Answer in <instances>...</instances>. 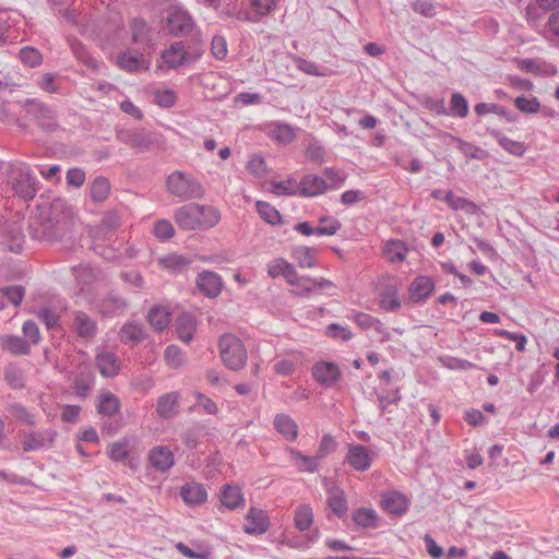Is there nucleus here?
Masks as SVG:
<instances>
[{"instance_id":"obj_1","label":"nucleus","mask_w":559,"mask_h":559,"mask_svg":"<svg viewBox=\"0 0 559 559\" xmlns=\"http://www.w3.org/2000/svg\"><path fill=\"white\" fill-rule=\"evenodd\" d=\"M174 219L182 230H206L218 224L221 213L212 205L189 203L175 211Z\"/></svg>"},{"instance_id":"obj_2","label":"nucleus","mask_w":559,"mask_h":559,"mask_svg":"<svg viewBox=\"0 0 559 559\" xmlns=\"http://www.w3.org/2000/svg\"><path fill=\"white\" fill-rule=\"evenodd\" d=\"M10 87L8 81L0 80V93ZM35 119V100L29 97H17L13 100H4L0 97V121L14 122L20 128L26 129Z\"/></svg>"},{"instance_id":"obj_3","label":"nucleus","mask_w":559,"mask_h":559,"mask_svg":"<svg viewBox=\"0 0 559 559\" xmlns=\"http://www.w3.org/2000/svg\"><path fill=\"white\" fill-rule=\"evenodd\" d=\"M117 140L136 153L163 148L166 142L162 133L144 128L121 129L117 132Z\"/></svg>"},{"instance_id":"obj_4","label":"nucleus","mask_w":559,"mask_h":559,"mask_svg":"<svg viewBox=\"0 0 559 559\" xmlns=\"http://www.w3.org/2000/svg\"><path fill=\"white\" fill-rule=\"evenodd\" d=\"M166 191L180 201L201 199L204 195V188L191 174L182 170H175L166 178Z\"/></svg>"},{"instance_id":"obj_5","label":"nucleus","mask_w":559,"mask_h":559,"mask_svg":"<svg viewBox=\"0 0 559 559\" xmlns=\"http://www.w3.org/2000/svg\"><path fill=\"white\" fill-rule=\"evenodd\" d=\"M219 355L224 365L234 371L241 370L248 359L242 341L234 334H224L218 343Z\"/></svg>"},{"instance_id":"obj_6","label":"nucleus","mask_w":559,"mask_h":559,"mask_svg":"<svg viewBox=\"0 0 559 559\" xmlns=\"http://www.w3.org/2000/svg\"><path fill=\"white\" fill-rule=\"evenodd\" d=\"M0 166L11 169L12 188L16 195L25 202L32 201L35 197V179L31 166L24 163L9 165L3 162H0Z\"/></svg>"},{"instance_id":"obj_7","label":"nucleus","mask_w":559,"mask_h":559,"mask_svg":"<svg viewBox=\"0 0 559 559\" xmlns=\"http://www.w3.org/2000/svg\"><path fill=\"white\" fill-rule=\"evenodd\" d=\"M69 388L79 399H86L95 384L94 373L86 362H81L75 370L68 376Z\"/></svg>"},{"instance_id":"obj_8","label":"nucleus","mask_w":559,"mask_h":559,"mask_svg":"<svg viewBox=\"0 0 559 559\" xmlns=\"http://www.w3.org/2000/svg\"><path fill=\"white\" fill-rule=\"evenodd\" d=\"M166 27L174 36H187L194 28V21L186 10L174 8L167 14Z\"/></svg>"},{"instance_id":"obj_9","label":"nucleus","mask_w":559,"mask_h":559,"mask_svg":"<svg viewBox=\"0 0 559 559\" xmlns=\"http://www.w3.org/2000/svg\"><path fill=\"white\" fill-rule=\"evenodd\" d=\"M62 207L63 202L60 199H56L49 207L37 205V210H39L37 219L40 218L39 224L43 225L44 221H47L50 224V228L53 229L48 233V237L56 236L58 234V229L62 228L64 223Z\"/></svg>"},{"instance_id":"obj_10","label":"nucleus","mask_w":559,"mask_h":559,"mask_svg":"<svg viewBox=\"0 0 559 559\" xmlns=\"http://www.w3.org/2000/svg\"><path fill=\"white\" fill-rule=\"evenodd\" d=\"M344 462L356 472H366L371 467V451L362 444H349Z\"/></svg>"},{"instance_id":"obj_11","label":"nucleus","mask_w":559,"mask_h":559,"mask_svg":"<svg viewBox=\"0 0 559 559\" xmlns=\"http://www.w3.org/2000/svg\"><path fill=\"white\" fill-rule=\"evenodd\" d=\"M147 462L151 468L166 473L174 467L175 455L168 447L156 445L148 451Z\"/></svg>"},{"instance_id":"obj_12","label":"nucleus","mask_w":559,"mask_h":559,"mask_svg":"<svg viewBox=\"0 0 559 559\" xmlns=\"http://www.w3.org/2000/svg\"><path fill=\"white\" fill-rule=\"evenodd\" d=\"M270 528L267 513L259 508L251 507L246 515L243 531L250 535H262Z\"/></svg>"},{"instance_id":"obj_13","label":"nucleus","mask_w":559,"mask_h":559,"mask_svg":"<svg viewBox=\"0 0 559 559\" xmlns=\"http://www.w3.org/2000/svg\"><path fill=\"white\" fill-rule=\"evenodd\" d=\"M197 285L200 292L210 298L217 297L223 288L221 276L212 271H203L200 273Z\"/></svg>"},{"instance_id":"obj_14","label":"nucleus","mask_w":559,"mask_h":559,"mask_svg":"<svg viewBox=\"0 0 559 559\" xmlns=\"http://www.w3.org/2000/svg\"><path fill=\"white\" fill-rule=\"evenodd\" d=\"M180 394L176 391L160 395L156 402V414L162 419L174 418L179 409Z\"/></svg>"},{"instance_id":"obj_15","label":"nucleus","mask_w":559,"mask_h":559,"mask_svg":"<svg viewBox=\"0 0 559 559\" xmlns=\"http://www.w3.org/2000/svg\"><path fill=\"white\" fill-rule=\"evenodd\" d=\"M72 329L76 336L84 340H92L97 334V323L93 318L82 311L74 313Z\"/></svg>"},{"instance_id":"obj_16","label":"nucleus","mask_w":559,"mask_h":559,"mask_svg":"<svg viewBox=\"0 0 559 559\" xmlns=\"http://www.w3.org/2000/svg\"><path fill=\"white\" fill-rule=\"evenodd\" d=\"M95 364L99 373L105 378H114L120 371L119 358L112 352H99L95 357Z\"/></svg>"},{"instance_id":"obj_17","label":"nucleus","mask_w":559,"mask_h":559,"mask_svg":"<svg viewBox=\"0 0 559 559\" xmlns=\"http://www.w3.org/2000/svg\"><path fill=\"white\" fill-rule=\"evenodd\" d=\"M340 369L334 362H318L312 368V376L319 383L331 386L340 379Z\"/></svg>"},{"instance_id":"obj_18","label":"nucleus","mask_w":559,"mask_h":559,"mask_svg":"<svg viewBox=\"0 0 559 559\" xmlns=\"http://www.w3.org/2000/svg\"><path fill=\"white\" fill-rule=\"evenodd\" d=\"M180 496L186 504L198 506L202 504L207 499V491L205 487L195 481L186 483L180 489Z\"/></svg>"},{"instance_id":"obj_19","label":"nucleus","mask_w":559,"mask_h":559,"mask_svg":"<svg viewBox=\"0 0 559 559\" xmlns=\"http://www.w3.org/2000/svg\"><path fill=\"white\" fill-rule=\"evenodd\" d=\"M162 59L169 68L176 69L189 61V55L183 43L179 41L165 49Z\"/></svg>"},{"instance_id":"obj_20","label":"nucleus","mask_w":559,"mask_h":559,"mask_svg":"<svg viewBox=\"0 0 559 559\" xmlns=\"http://www.w3.org/2000/svg\"><path fill=\"white\" fill-rule=\"evenodd\" d=\"M127 307V301L117 295L105 296L96 304L97 310L104 316H121L126 312Z\"/></svg>"},{"instance_id":"obj_21","label":"nucleus","mask_w":559,"mask_h":559,"mask_svg":"<svg viewBox=\"0 0 559 559\" xmlns=\"http://www.w3.org/2000/svg\"><path fill=\"white\" fill-rule=\"evenodd\" d=\"M435 284L430 277L418 276L409 287V298L414 302L425 301L433 292Z\"/></svg>"},{"instance_id":"obj_22","label":"nucleus","mask_w":559,"mask_h":559,"mask_svg":"<svg viewBox=\"0 0 559 559\" xmlns=\"http://www.w3.org/2000/svg\"><path fill=\"white\" fill-rule=\"evenodd\" d=\"M175 328L178 334V337L185 342L189 343L197 331V320L193 314L188 312L180 313L176 321Z\"/></svg>"},{"instance_id":"obj_23","label":"nucleus","mask_w":559,"mask_h":559,"mask_svg":"<svg viewBox=\"0 0 559 559\" xmlns=\"http://www.w3.org/2000/svg\"><path fill=\"white\" fill-rule=\"evenodd\" d=\"M326 504L338 518L345 516L348 511L345 492L337 486H331L328 489Z\"/></svg>"},{"instance_id":"obj_24","label":"nucleus","mask_w":559,"mask_h":559,"mask_svg":"<svg viewBox=\"0 0 559 559\" xmlns=\"http://www.w3.org/2000/svg\"><path fill=\"white\" fill-rule=\"evenodd\" d=\"M382 504L389 513L402 515L407 511L409 502L403 493L390 491L382 496Z\"/></svg>"},{"instance_id":"obj_25","label":"nucleus","mask_w":559,"mask_h":559,"mask_svg":"<svg viewBox=\"0 0 559 559\" xmlns=\"http://www.w3.org/2000/svg\"><path fill=\"white\" fill-rule=\"evenodd\" d=\"M299 186V195L302 197H314L323 193L328 186L323 178L316 175H307L305 176Z\"/></svg>"},{"instance_id":"obj_26","label":"nucleus","mask_w":559,"mask_h":559,"mask_svg":"<svg viewBox=\"0 0 559 559\" xmlns=\"http://www.w3.org/2000/svg\"><path fill=\"white\" fill-rule=\"evenodd\" d=\"M66 306L60 301H55L51 306L41 307L38 311V318L45 323L48 330L57 329L60 323V314Z\"/></svg>"},{"instance_id":"obj_27","label":"nucleus","mask_w":559,"mask_h":559,"mask_svg":"<svg viewBox=\"0 0 559 559\" xmlns=\"http://www.w3.org/2000/svg\"><path fill=\"white\" fill-rule=\"evenodd\" d=\"M132 40L139 45L143 50L148 48L152 41V29L144 20L135 19L130 25Z\"/></svg>"},{"instance_id":"obj_28","label":"nucleus","mask_w":559,"mask_h":559,"mask_svg":"<svg viewBox=\"0 0 559 559\" xmlns=\"http://www.w3.org/2000/svg\"><path fill=\"white\" fill-rule=\"evenodd\" d=\"M274 428L286 440L295 441L298 436L297 423L287 414H278L274 418Z\"/></svg>"},{"instance_id":"obj_29","label":"nucleus","mask_w":559,"mask_h":559,"mask_svg":"<svg viewBox=\"0 0 559 559\" xmlns=\"http://www.w3.org/2000/svg\"><path fill=\"white\" fill-rule=\"evenodd\" d=\"M191 262V259L178 253H169L158 258V264L164 270L175 274L186 271Z\"/></svg>"},{"instance_id":"obj_30","label":"nucleus","mask_w":559,"mask_h":559,"mask_svg":"<svg viewBox=\"0 0 559 559\" xmlns=\"http://www.w3.org/2000/svg\"><path fill=\"white\" fill-rule=\"evenodd\" d=\"M0 347L2 350L13 355H26L31 352L28 343L17 335L5 334L0 336Z\"/></svg>"},{"instance_id":"obj_31","label":"nucleus","mask_w":559,"mask_h":559,"mask_svg":"<svg viewBox=\"0 0 559 559\" xmlns=\"http://www.w3.org/2000/svg\"><path fill=\"white\" fill-rule=\"evenodd\" d=\"M117 64L126 71L138 72L144 68L143 55L139 51L127 50L118 56Z\"/></svg>"},{"instance_id":"obj_32","label":"nucleus","mask_w":559,"mask_h":559,"mask_svg":"<svg viewBox=\"0 0 559 559\" xmlns=\"http://www.w3.org/2000/svg\"><path fill=\"white\" fill-rule=\"evenodd\" d=\"M219 500L228 509H236L243 504V495L239 487L225 485L219 493Z\"/></svg>"},{"instance_id":"obj_33","label":"nucleus","mask_w":559,"mask_h":559,"mask_svg":"<svg viewBox=\"0 0 559 559\" xmlns=\"http://www.w3.org/2000/svg\"><path fill=\"white\" fill-rule=\"evenodd\" d=\"M121 403L117 395L106 392L99 395L97 411L99 414L112 417L120 412Z\"/></svg>"},{"instance_id":"obj_34","label":"nucleus","mask_w":559,"mask_h":559,"mask_svg":"<svg viewBox=\"0 0 559 559\" xmlns=\"http://www.w3.org/2000/svg\"><path fill=\"white\" fill-rule=\"evenodd\" d=\"M69 46H70L73 55L80 62H82L87 68H90L94 71H98L100 63L98 62L97 59L90 56L86 48L80 40H78L75 38H69Z\"/></svg>"},{"instance_id":"obj_35","label":"nucleus","mask_w":559,"mask_h":559,"mask_svg":"<svg viewBox=\"0 0 559 559\" xmlns=\"http://www.w3.org/2000/svg\"><path fill=\"white\" fill-rule=\"evenodd\" d=\"M145 337L144 329L141 323L128 322L120 330V338L124 344H138Z\"/></svg>"},{"instance_id":"obj_36","label":"nucleus","mask_w":559,"mask_h":559,"mask_svg":"<svg viewBox=\"0 0 559 559\" xmlns=\"http://www.w3.org/2000/svg\"><path fill=\"white\" fill-rule=\"evenodd\" d=\"M444 201H447V203L453 211L461 210L471 215H474L479 211V207L476 203L465 198L456 197L451 190L444 193Z\"/></svg>"},{"instance_id":"obj_37","label":"nucleus","mask_w":559,"mask_h":559,"mask_svg":"<svg viewBox=\"0 0 559 559\" xmlns=\"http://www.w3.org/2000/svg\"><path fill=\"white\" fill-rule=\"evenodd\" d=\"M383 251L390 262L400 263L405 260L408 249L402 240L391 239L384 243Z\"/></svg>"},{"instance_id":"obj_38","label":"nucleus","mask_w":559,"mask_h":559,"mask_svg":"<svg viewBox=\"0 0 559 559\" xmlns=\"http://www.w3.org/2000/svg\"><path fill=\"white\" fill-rule=\"evenodd\" d=\"M170 312L166 307H153L147 313V321L156 331L165 330L170 323Z\"/></svg>"},{"instance_id":"obj_39","label":"nucleus","mask_w":559,"mask_h":559,"mask_svg":"<svg viewBox=\"0 0 559 559\" xmlns=\"http://www.w3.org/2000/svg\"><path fill=\"white\" fill-rule=\"evenodd\" d=\"M289 455L299 472L314 473L318 469V455L307 456L296 449H289Z\"/></svg>"},{"instance_id":"obj_40","label":"nucleus","mask_w":559,"mask_h":559,"mask_svg":"<svg viewBox=\"0 0 559 559\" xmlns=\"http://www.w3.org/2000/svg\"><path fill=\"white\" fill-rule=\"evenodd\" d=\"M293 258L302 269H311L317 265V249L307 246H299L293 249Z\"/></svg>"},{"instance_id":"obj_41","label":"nucleus","mask_w":559,"mask_h":559,"mask_svg":"<svg viewBox=\"0 0 559 559\" xmlns=\"http://www.w3.org/2000/svg\"><path fill=\"white\" fill-rule=\"evenodd\" d=\"M111 186L107 178L96 177L91 183L90 194L94 202H104L110 194Z\"/></svg>"},{"instance_id":"obj_42","label":"nucleus","mask_w":559,"mask_h":559,"mask_svg":"<svg viewBox=\"0 0 559 559\" xmlns=\"http://www.w3.org/2000/svg\"><path fill=\"white\" fill-rule=\"evenodd\" d=\"M380 305L388 311H395L401 307L399 289L395 285L390 284L385 287L380 297Z\"/></svg>"},{"instance_id":"obj_43","label":"nucleus","mask_w":559,"mask_h":559,"mask_svg":"<svg viewBox=\"0 0 559 559\" xmlns=\"http://www.w3.org/2000/svg\"><path fill=\"white\" fill-rule=\"evenodd\" d=\"M4 381L12 389H22L25 384V377L23 370L14 364H10L4 369Z\"/></svg>"},{"instance_id":"obj_44","label":"nucleus","mask_w":559,"mask_h":559,"mask_svg":"<svg viewBox=\"0 0 559 559\" xmlns=\"http://www.w3.org/2000/svg\"><path fill=\"white\" fill-rule=\"evenodd\" d=\"M495 138L498 144L512 155L523 156L526 152V146L523 142L511 140L500 132H496Z\"/></svg>"},{"instance_id":"obj_45","label":"nucleus","mask_w":559,"mask_h":559,"mask_svg":"<svg viewBox=\"0 0 559 559\" xmlns=\"http://www.w3.org/2000/svg\"><path fill=\"white\" fill-rule=\"evenodd\" d=\"M295 525L299 531H307L313 523V512L308 504L299 506L295 513Z\"/></svg>"},{"instance_id":"obj_46","label":"nucleus","mask_w":559,"mask_h":559,"mask_svg":"<svg viewBox=\"0 0 559 559\" xmlns=\"http://www.w3.org/2000/svg\"><path fill=\"white\" fill-rule=\"evenodd\" d=\"M255 207L260 217L267 224L276 225L281 223L280 212L267 202L258 201Z\"/></svg>"},{"instance_id":"obj_47","label":"nucleus","mask_w":559,"mask_h":559,"mask_svg":"<svg viewBox=\"0 0 559 559\" xmlns=\"http://www.w3.org/2000/svg\"><path fill=\"white\" fill-rule=\"evenodd\" d=\"M271 192L277 195H296L299 194V186L295 179L284 181H272Z\"/></svg>"},{"instance_id":"obj_48","label":"nucleus","mask_w":559,"mask_h":559,"mask_svg":"<svg viewBox=\"0 0 559 559\" xmlns=\"http://www.w3.org/2000/svg\"><path fill=\"white\" fill-rule=\"evenodd\" d=\"M450 114L459 118H465L468 114V103L461 93H453L450 100Z\"/></svg>"},{"instance_id":"obj_49","label":"nucleus","mask_w":559,"mask_h":559,"mask_svg":"<svg viewBox=\"0 0 559 559\" xmlns=\"http://www.w3.org/2000/svg\"><path fill=\"white\" fill-rule=\"evenodd\" d=\"M8 413L14 417L19 423L32 426L34 424L33 415L26 407L20 403L9 404L7 407Z\"/></svg>"},{"instance_id":"obj_50","label":"nucleus","mask_w":559,"mask_h":559,"mask_svg":"<svg viewBox=\"0 0 559 559\" xmlns=\"http://www.w3.org/2000/svg\"><path fill=\"white\" fill-rule=\"evenodd\" d=\"M354 522L361 527H373L377 522V514L372 509L361 508L353 515Z\"/></svg>"},{"instance_id":"obj_51","label":"nucleus","mask_w":559,"mask_h":559,"mask_svg":"<svg viewBox=\"0 0 559 559\" xmlns=\"http://www.w3.org/2000/svg\"><path fill=\"white\" fill-rule=\"evenodd\" d=\"M165 360L170 368L177 369L185 361V353L176 345H169L164 353Z\"/></svg>"},{"instance_id":"obj_52","label":"nucleus","mask_w":559,"mask_h":559,"mask_svg":"<svg viewBox=\"0 0 559 559\" xmlns=\"http://www.w3.org/2000/svg\"><path fill=\"white\" fill-rule=\"evenodd\" d=\"M0 295L5 297L12 305L19 306L25 295V289L21 285H10L0 288Z\"/></svg>"},{"instance_id":"obj_53","label":"nucleus","mask_w":559,"mask_h":559,"mask_svg":"<svg viewBox=\"0 0 559 559\" xmlns=\"http://www.w3.org/2000/svg\"><path fill=\"white\" fill-rule=\"evenodd\" d=\"M153 234L159 240H169L175 235V228L168 219H158L153 229Z\"/></svg>"},{"instance_id":"obj_54","label":"nucleus","mask_w":559,"mask_h":559,"mask_svg":"<svg viewBox=\"0 0 559 559\" xmlns=\"http://www.w3.org/2000/svg\"><path fill=\"white\" fill-rule=\"evenodd\" d=\"M39 119L46 120V121L40 122V127L43 130H45L47 132H51L55 130L56 122H55V116H53L52 110H50L48 107H46L44 105L37 104V121Z\"/></svg>"},{"instance_id":"obj_55","label":"nucleus","mask_w":559,"mask_h":559,"mask_svg":"<svg viewBox=\"0 0 559 559\" xmlns=\"http://www.w3.org/2000/svg\"><path fill=\"white\" fill-rule=\"evenodd\" d=\"M515 107L525 114H536L539 111L540 103L536 97L527 98L525 96H519L514 100Z\"/></svg>"},{"instance_id":"obj_56","label":"nucleus","mask_w":559,"mask_h":559,"mask_svg":"<svg viewBox=\"0 0 559 559\" xmlns=\"http://www.w3.org/2000/svg\"><path fill=\"white\" fill-rule=\"evenodd\" d=\"M177 95L173 90H157L154 93V102L163 108H170L176 104Z\"/></svg>"},{"instance_id":"obj_57","label":"nucleus","mask_w":559,"mask_h":559,"mask_svg":"<svg viewBox=\"0 0 559 559\" xmlns=\"http://www.w3.org/2000/svg\"><path fill=\"white\" fill-rule=\"evenodd\" d=\"M296 62V67L298 70L306 74L314 75V76H323L324 72L321 70V67L316 62L306 60L301 57H294Z\"/></svg>"},{"instance_id":"obj_58","label":"nucleus","mask_w":559,"mask_h":559,"mask_svg":"<svg viewBox=\"0 0 559 559\" xmlns=\"http://www.w3.org/2000/svg\"><path fill=\"white\" fill-rule=\"evenodd\" d=\"M474 109L478 116L492 112L506 117L509 121L512 120L508 115V110L498 104L478 103Z\"/></svg>"},{"instance_id":"obj_59","label":"nucleus","mask_w":559,"mask_h":559,"mask_svg":"<svg viewBox=\"0 0 559 559\" xmlns=\"http://www.w3.org/2000/svg\"><path fill=\"white\" fill-rule=\"evenodd\" d=\"M109 457L115 462H122L129 456L128 443L126 441H117L109 445Z\"/></svg>"},{"instance_id":"obj_60","label":"nucleus","mask_w":559,"mask_h":559,"mask_svg":"<svg viewBox=\"0 0 559 559\" xmlns=\"http://www.w3.org/2000/svg\"><path fill=\"white\" fill-rule=\"evenodd\" d=\"M421 105L425 109L438 116L449 115L443 98L425 97L421 102Z\"/></svg>"},{"instance_id":"obj_61","label":"nucleus","mask_w":559,"mask_h":559,"mask_svg":"<svg viewBox=\"0 0 559 559\" xmlns=\"http://www.w3.org/2000/svg\"><path fill=\"white\" fill-rule=\"evenodd\" d=\"M294 289L292 293L296 296L308 297L312 292L311 277L299 276L297 283L292 285Z\"/></svg>"},{"instance_id":"obj_62","label":"nucleus","mask_w":559,"mask_h":559,"mask_svg":"<svg viewBox=\"0 0 559 559\" xmlns=\"http://www.w3.org/2000/svg\"><path fill=\"white\" fill-rule=\"evenodd\" d=\"M86 179L85 171L81 168L73 167L67 171V183L74 188H81Z\"/></svg>"},{"instance_id":"obj_63","label":"nucleus","mask_w":559,"mask_h":559,"mask_svg":"<svg viewBox=\"0 0 559 559\" xmlns=\"http://www.w3.org/2000/svg\"><path fill=\"white\" fill-rule=\"evenodd\" d=\"M411 7L414 12L425 17H432L436 14L435 5L430 0H414Z\"/></svg>"},{"instance_id":"obj_64","label":"nucleus","mask_w":559,"mask_h":559,"mask_svg":"<svg viewBox=\"0 0 559 559\" xmlns=\"http://www.w3.org/2000/svg\"><path fill=\"white\" fill-rule=\"evenodd\" d=\"M550 40L559 47V10L552 12L547 21Z\"/></svg>"}]
</instances>
